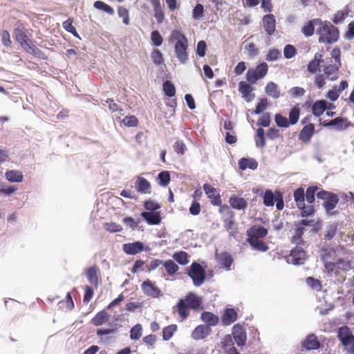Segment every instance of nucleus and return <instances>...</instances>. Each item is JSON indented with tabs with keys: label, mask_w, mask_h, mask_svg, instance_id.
Instances as JSON below:
<instances>
[{
	"label": "nucleus",
	"mask_w": 354,
	"mask_h": 354,
	"mask_svg": "<svg viewBox=\"0 0 354 354\" xmlns=\"http://www.w3.org/2000/svg\"><path fill=\"white\" fill-rule=\"evenodd\" d=\"M239 167L241 169H256L258 167V162L254 158H242L239 161Z\"/></svg>",
	"instance_id": "obj_31"
},
{
	"label": "nucleus",
	"mask_w": 354,
	"mask_h": 354,
	"mask_svg": "<svg viewBox=\"0 0 354 354\" xmlns=\"http://www.w3.org/2000/svg\"><path fill=\"white\" fill-rule=\"evenodd\" d=\"M158 184L162 187H166L170 182V174L168 171H162L159 173L157 178Z\"/></svg>",
	"instance_id": "obj_43"
},
{
	"label": "nucleus",
	"mask_w": 354,
	"mask_h": 354,
	"mask_svg": "<svg viewBox=\"0 0 354 354\" xmlns=\"http://www.w3.org/2000/svg\"><path fill=\"white\" fill-rule=\"evenodd\" d=\"M293 196L298 208L305 203V191L303 187L296 189L293 193Z\"/></svg>",
	"instance_id": "obj_37"
},
{
	"label": "nucleus",
	"mask_w": 354,
	"mask_h": 354,
	"mask_svg": "<svg viewBox=\"0 0 354 354\" xmlns=\"http://www.w3.org/2000/svg\"><path fill=\"white\" fill-rule=\"evenodd\" d=\"M255 142L257 147L263 148L266 146L265 132L263 129L259 128L257 130Z\"/></svg>",
	"instance_id": "obj_46"
},
{
	"label": "nucleus",
	"mask_w": 354,
	"mask_h": 354,
	"mask_svg": "<svg viewBox=\"0 0 354 354\" xmlns=\"http://www.w3.org/2000/svg\"><path fill=\"white\" fill-rule=\"evenodd\" d=\"M304 231V227L296 226L295 224L293 234L290 238V242L296 245H304L305 244V241L303 238Z\"/></svg>",
	"instance_id": "obj_20"
},
{
	"label": "nucleus",
	"mask_w": 354,
	"mask_h": 354,
	"mask_svg": "<svg viewBox=\"0 0 354 354\" xmlns=\"http://www.w3.org/2000/svg\"><path fill=\"white\" fill-rule=\"evenodd\" d=\"M299 246L296 245L295 248H292L290 254V261L295 265L303 264L306 259V251Z\"/></svg>",
	"instance_id": "obj_12"
},
{
	"label": "nucleus",
	"mask_w": 354,
	"mask_h": 354,
	"mask_svg": "<svg viewBox=\"0 0 354 354\" xmlns=\"http://www.w3.org/2000/svg\"><path fill=\"white\" fill-rule=\"evenodd\" d=\"M247 240H258L267 236L268 230L263 226L253 225L247 231Z\"/></svg>",
	"instance_id": "obj_13"
},
{
	"label": "nucleus",
	"mask_w": 354,
	"mask_h": 354,
	"mask_svg": "<svg viewBox=\"0 0 354 354\" xmlns=\"http://www.w3.org/2000/svg\"><path fill=\"white\" fill-rule=\"evenodd\" d=\"M73 19H68L63 22V28L68 32L73 34L75 37L80 38L79 34L77 33L75 26L73 25Z\"/></svg>",
	"instance_id": "obj_48"
},
{
	"label": "nucleus",
	"mask_w": 354,
	"mask_h": 354,
	"mask_svg": "<svg viewBox=\"0 0 354 354\" xmlns=\"http://www.w3.org/2000/svg\"><path fill=\"white\" fill-rule=\"evenodd\" d=\"M319 199L324 201L323 206L326 209L327 214L334 215L337 212L333 211L339 203L338 196L333 192L322 190L317 194Z\"/></svg>",
	"instance_id": "obj_5"
},
{
	"label": "nucleus",
	"mask_w": 354,
	"mask_h": 354,
	"mask_svg": "<svg viewBox=\"0 0 354 354\" xmlns=\"http://www.w3.org/2000/svg\"><path fill=\"white\" fill-rule=\"evenodd\" d=\"M302 346L306 350H313L319 348L320 343L314 333L308 335L302 342Z\"/></svg>",
	"instance_id": "obj_23"
},
{
	"label": "nucleus",
	"mask_w": 354,
	"mask_h": 354,
	"mask_svg": "<svg viewBox=\"0 0 354 354\" xmlns=\"http://www.w3.org/2000/svg\"><path fill=\"white\" fill-rule=\"evenodd\" d=\"M203 189L213 205H219L221 204L220 194L214 187L208 183H205Z\"/></svg>",
	"instance_id": "obj_16"
},
{
	"label": "nucleus",
	"mask_w": 354,
	"mask_h": 354,
	"mask_svg": "<svg viewBox=\"0 0 354 354\" xmlns=\"http://www.w3.org/2000/svg\"><path fill=\"white\" fill-rule=\"evenodd\" d=\"M339 227L338 223H333L328 225L325 230L324 239L326 241H330L336 235Z\"/></svg>",
	"instance_id": "obj_35"
},
{
	"label": "nucleus",
	"mask_w": 354,
	"mask_h": 354,
	"mask_svg": "<svg viewBox=\"0 0 354 354\" xmlns=\"http://www.w3.org/2000/svg\"><path fill=\"white\" fill-rule=\"evenodd\" d=\"M275 201V192L270 189H266L263 195V204L266 206H273Z\"/></svg>",
	"instance_id": "obj_41"
},
{
	"label": "nucleus",
	"mask_w": 354,
	"mask_h": 354,
	"mask_svg": "<svg viewBox=\"0 0 354 354\" xmlns=\"http://www.w3.org/2000/svg\"><path fill=\"white\" fill-rule=\"evenodd\" d=\"M348 12L346 11H338L334 15L333 21L335 24H341L347 17Z\"/></svg>",
	"instance_id": "obj_64"
},
{
	"label": "nucleus",
	"mask_w": 354,
	"mask_h": 354,
	"mask_svg": "<svg viewBox=\"0 0 354 354\" xmlns=\"http://www.w3.org/2000/svg\"><path fill=\"white\" fill-rule=\"evenodd\" d=\"M203 300L201 297L193 292H189L184 297L180 299L174 306L179 317L183 320L189 315V310L198 311L203 309Z\"/></svg>",
	"instance_id": "obj_2"
},
{
	"label": "nucleus",
	"mask_w": 354,
	"mask_h": 354,
	"mask_svg": "<svg viewBox=\"0 0 354 354\" xmlns=\"http://www.w3.org/2000/svg\"><path fill=\"white\" fill-rule=\"evenodd\" d=\"M277 125L281 128H287L290 124L288 120L280 113H277L274 116Z\"/></svg>",
	"instance_id": "obj_53"
},
{
	"label": "nucleus",
	"mask_w": 354,
	"mask_h": 354,
	"mask_svg": "<svg viewBox=\"0 0 354 354\" xmlns=\"http://www.w3.org/2000/svg\"><path fill=\"white\" fill-rule=\"evenodd\" d=\"M163 91L165 94L169 97H173L176 94V88L173 83L167 80L163 83Z\"/></svg>",
	"instance_id": "obj_52"
},
{
	"label": "nucleus",
	"mask_w": 354,
	"mask_h": 354,
	"mask_svg": "<svg viewBox=\"0 0 354 354\" xmlns=\"http://www.w3.org/2000/svg\"><path fill=\"white\" fill-rule=\"evenodd\" d=\"M298 209L301 210V216L306 217L311 215H313L315 212V209L314 206L312 204L309 205H306L304 203L303 205L300 206Z\"/></svg>",
	"instance_id": "obj_51"
},
{
	"label": "nucleus",
	"mask_w": 354,
	"mask_h": 354,
	"mask_svg": "<svg viewBox=\"0 0 354 354\" xmlns=\"http://www.w3.org/2000/svg\"><path fill=\"white\" fill-rule=\"evenodd\" d=\"M322 23L320 19H314L306 23L301 28V32L306 37L312 36L315 32V26L319 25Z\"/></svg>",
	"instance_id": "obj_25"
},
{
	"label": "nucleus",
	"mask_w": 354,
	"mask_h": 354,
	"mask_svg": "<svg viewBox=\"0 0 354 354\" xmlns=\"http://www.w3.org/2000/svg\"><path fill=\"white\" fill-rule=\"evenodd\" d=\"M135 187L137 192L142 194H151V192L150 183L146 178L141 176L138 177L135 183Z\"/></svg>",
	"instance_id": "obj_18"
},
{
	"label": "nucleus",
	"mask_w": 354,
	"mask_h": 354,
	"mask_svg": "<svg viewBox=\"0 0 354 354\" xmlns=\"http://www.w3.org/2000/svg\"><path fill=\"white\" fill-rule=\"evenodd\" d=\"M5 176L6 179L12 183H21L24 180L22 172L18 170H8Z\"/></svg>",
	"instance_id": "obj_32"
},
{
	"label": "nucleus",
	"mask_w": 354,
	"mask_h": 354,
	"mask_svg": "<svg viewBox=\"0 0 354 354\" xmlns=\"http://www.w3.org/2000/svg\"><path fill=\"white\" fill-rule=\"evenodd\" d=\"M300 108L298 105L294 106L289 112V122L290 124H295L299 118Z\"/></svg>",
	"instance_id": "obj_44"
},
{
	"label": "nucleus",
	"mask_w": 354,
	"mask_h": 354,
	"mask_svg": "<svg viewBox=\"0 0 354 354\" xmlns=\"http://www.w3.org/2000/svg\"><path fill=\"white\" fill-rule=\"evenodd\" d=\"M140 216L149 225H155L161 223L162 218L160 212H142Z\"/></svg>",
	"instance_id": "obj_19"
},
{
	"label": "nucleus",
	"mask_w": 354,
	"mask_h": 354,
	"mask_svg": "<svg viewBox=\"0 0 354 354\" xmlns=\"http://www.w3.org/2000/svg\"><path fill=\"white\" fill-rule=\"evenodd\" d=\"M151 57L154 64L159 66L164 64L162 53L160 50L156 48L151 51Z\"/></svg>",
	"instance_id": "obj_45"
},
{
	"label": "nucleus",
	"mask_w": 354,
	"mask_h": 354,
	"mask_svg": "<svg viewBox=\"0 0 354 354\" xmlns=\"http://www.w3.org/2000/svg\"><path fill=\"white\" fill-rule=\"evenodd\" d=\"M268 66L266 62H261L254 68H250L246 73V79L250 84H255L259 80L263 78L268 73Z\"/></svg>",
	"instance_id": "obj_7"
},
{
	"label": "nucleus",
	"mask_w": 354,
	"mask_h": 354,
	"mask_svg": "<svg viewBox=\"0 0 354 354\" xmlns=\"http://www.w3.org/2000/svg\"><path fill=\"white\" fill-rule=\"evenodd\" d=\"M345 350L350 354H354V336L353 333H338Z\"/></svg>",
	"instance_id": "obj_15"
},
{
	"label": "nucleus",
	"mask_w": 354,
	"mask_h": 354,
	"mask_svg": "<svg viewBox=\"0 0 354 354\" xmlns=\"http://www.w3.org/2000/svg\"><path fill=\"white\" fill-rule=\"evenodd\" d=\"M268 102L266 98L260 99L259 102L256 106L254 109L255 114H260L263 112L268 107Z\"/></svg>",
	"instance_id": "obj_57"
},
{
	"label": "nucleus",
	"mask_w": 354,
	"mask_h": 354,
	"mask_svg": "<svg viewBox=\"0 0 354 354\" xmlns=\"http://www.w3.org/2000/svg\"><path fill=\"white\" fill-rule=\"evenodd\" d=\"M59 304L62 305L61 307L64 308L66 310H71L75 307V304L70 292H68L65 299L60 301Z\"/></svg>",
	"instance_id": "obj_42"
},
{
	"label": "nucleus",
	"mask_w": 354,
	"mask_h": 354,
	"mask_svg": "<svg viewBox=\"0 0 354 354\" xmlns=\"http://www.w3.org/2000/svg\"><path fill=\"white\" fill-rule=\"evenodd\" d=\"M14 35L15 39L19 44L24 41L28 37L24 27L15 28L14 30Z\"/></svg>",
	"instance_id": "obj_49"
},
{
	"label": "nucleus",
	"mask_w": 354,
	"mask_h": 354,
	"mask_svg": "<svg viewBox=\"0 0 354 354\" xmlns=\"http://www.w3.org/2000/svg\"><path fill=\"white\" fill-rule=\"evenodd\" d=\"M174 36L177 40L175 44L176 56L182 64H185L188 59V40L185 35L178 31H176Z\"/></svg>",
	"instance_id": "obj_4"
},
{
	"label": "nucleus",
	"mask_w": 354,
	"mask_h": 354,
	"mask_svg": "<svg viewBox=\"0 0 354 354\" xmlns=\"http://www.w3.org/2000/svg\"><path fill=\"white\" fill-rule=\"evenodd\" d=\"M118 16L122 18V21L125 25H129L130 23L129 15L128 10L123 6H118Z\"/></svg>",
	"instance_id": "obj_54"
},
{
	"label": "nucleus",
	"mask_w": 354,
	"mask_h": 354,
	"mask_svg": "<svg viewBox=\"0 0 354 354\" xmlns=\"http://www.w3.org/2000/svg\"><path fill=\"white\" fill-rule=\"evenodd\" d=\"M237 318V313L233 308H227L223 314V324L230 325Z\"/></svg>",
	"instance_id": "obj_29"
},
{
	"label": "nucleus",
	"mask_w": 354,
	"mask_h": 354,
	"mask_svg": "<svg viewBox=\"0 0 354 354\" xmlns=\"http://www.w3.org/2000/svg\"><path fill=\"white\" fill-rule=\"evenodd\" d=\"M93 6L95 8L100 10H102L103 12L107 13L109 15H113L115 13L113 8L102 1H95L93 3Z\"/></svg>",
	"instance_id": "obj_40"
},
{
	"label": "nucleus",
	"mask_w": 354,
	"mask_h": 354,
	"mask_svg": "<svg viewBox=\"0 0 354 354\" xmlns=\"http://www.w3.org/2000/svg\"><path fill=\"white\" fill-rule=\"evenodd\" d=\"M151 39L153 45L160 46L163 41L162 37L158 30H153L151 33Z\"/></svg>",
	"instance_id": "obj_56"
},
{
	"label": "nucleus",
	"mask_w": 354,
	"mask_h": 354,
	"mask_svg": "<svg viewBox=\"0 0 354 354\" xmlns=\"http://www.w3.org/2000/svg\"><path fill=\"white\" fill-rule=\"evenodd\" d=\"M317 34L319 35V42L324 44H334L339 38V29L328 21H322L317 29Z\"/></svg>",
	"instance_id": "obj_3"
},
{
	"label": "nucleus",
	"mask_w": 354,
	"mask_h": 354,
	"mask_svg": "<svg viewBox=\"0 0 354 354\" xmlns=\"http://www.w3.org/2000/svg\"><path fill=\"white\" fill-rule=\"evenodd\" d=\"M162 265L165 267L167 274L169 276H173L179 270L178 266L171 259L163 261Z\"/></svg>",
	"instance_id": "obj_38"
},
{
	"label": "nucleus",
	"mask_w": 354,
	"mask_h": 354,
	"mask_svg": "<svg viewBox=\"0 0 354 354\" xmlns=\"http://www.w3.org/2000/svg\"><path fill=\"white\" fill-rule=\"evenodd\" d=\"M342 66V64H337L333 62L330 59V61L326 62L325 64L323 65V71L324 74L326 77L330 81H335L339 77V68Z\"/></svg>",
	"instance_id": "obj_9"
},
{
	"label": "nucleus",
	"mask_w": 354,
	"mask_h": 354,
	"mask_svg": "<svg viewBox=\"0 0 354 354\" xmlns=\"http://www.w3.org/2000/svg\"><path fill=\"white\" fill-rule=\"evenodd\" d=\"M229 203L232 207L239 210L245 209L248 206V202L245 198L236 195H233L230 198Z\"/></svg>",
	"instance_id": "obj_27"
},
{
	"label": "nucleus",
	"mask_w": 354,
	"mask_h": 354,
	"mask_svg": "<svg viewBox=\"0 0 354 354\" xmlns=\"http://www.w3.org/2000/svg\"><path fill=\"white\" fill-rule=\"evenodd\" d=\"M104 227L106 231L110 232H118L122 230V227L120 225L113 222L105 223Z\"/></svg>",
	"instance_id": "obj_58"
},
{
	"label": "nucleus",
	"mask_w": 354,
	"mask_h": 354,
	"mask_svg": "<svg viewBox=\"0 0 354 354\" xmlns=\"http://www.w3.org/2000/svg\"><path fill=\"white\" fill-rule=\"evenodd\" d=\"M173 259L180 265L185 266L189 262V256L185 251H178L172 255Z\"/></svg>",
	"instance_id": "obj_36"
},
{
	"label": "nucleus",
	"mask_w": 354,
	"mask_h": 354,
	"mask_svg": "<svg viewBox=\"0 0 354 354\" xmlns=\"http://www.w3.org/2000/svg\"><path fill=\"white\" fill-rule=\"evenodd\" d=\"M317 189L318 187L317 186H310L307 188L305 193V198L309 204H312L315 202V195Z\"/></svg>",
	"instance_id": "obj_47"
},
{
	"label": "nucleus",
	"mask_w": 354,
	"mask_h": 354,
	"mask_svg": "<svg viewBox=\"0 0 354 354\" xmlns=\"http://www.w3.org/2000/svg\"><path fill=\"white\" fill-rule=\"evenodd\" d=\"M109 315L105 310L98 312L95 316L91 320V323L96 326H101L106 323L109 319Z\"/></svg>",
	"instance_id": "obj_30"
},
{
	"label": "nucleus",
	"mask_w": 354,
	"mask_h": 354,
	"mask_svg": "<svg viewBox=\"0 0 354 354\" xmlns=\"http://www.w3.org/2000/svg\"><path fill=\"white\" fill-rule=\"evenodd\" d=\"M204 8L203 6L198 3L193 9L192 17L194 19H200L203 16Z\"/></svg>",
	"instance_id": "obj_61"
},
{
	"label": "nucleus",
	"mask_w": 354,
	"mask_h": 354,
	"mask_svg": "<svg viewBox=\"0 0 354 354\" xmlns=\"http://www.w3.org/2000/svg\"><path fill=\"white\" fill-rule=\"evenodd\" d=\"M144 249L142 243L136 241L134 243H125L123 245L124 252L130 255L136 254L142 252Z\"/></svg>",
	"instance_id": "obj_22"
},
{
	"label": "nucleus",
	"mask_w": 354,
	"mask_h": 354,
	"mask_svg": "<svg viewBox=\"0 0 354 354\" xmlns=\"http://www.w3.org/2000/svg\"><path fill=\"white\" fill-rule=\"evenodd\" d=\"M251 247L259 252H266L268 250V246L266 243L261 240H247Z\"/></svg>",
	"instance_id": "obj_39"
},
{
	"label": "nucleus",
	"mask_w": 354,
	"mask_h": 354,
	"mask_svg": "<svg viewBox=\"0 0 354 354\" xmlns=\"http://www.w3.org/2000/svg\"><path fill=\"white\" fill-rule=\"evenodd\" d=\"M122 122L125 127H135L138 125L139 121L135 115H127L123 118Z\"/></svg>",
	"instance_id": "obj_50"
},
{
	"label": "nucleus",
	"mask_w": 354,
	"mask_h": 354,
	"mask_svg": "<svg viewBox=\"0 0 354 354\" xmlns=\"http://www.w3.org/2000/svg\"><path fill=\"white\" fill-rule=\"evenodd\" d=\"M28 53L32 55L35 57L44 60L48 58L46 55L42 50L34 45L31 47L30 52H28Z\"/></svg>",
	"instance_id": "obj_62"
},
{
	"label": "nucleus",
	"mask_w": 354,
	"mask_h": 354,
	"mask_svg": "<svg viewBox=\"0 0 354 354\" xmlns=\"http://www.w3.org/2000/svg\"><path fill=\"white\" fill-rule=\"evenodd\" d=\"M315 133V125L309 123L305 125L299 134V139L303 142L307 143L310 142L312 136Z\"/></svg>",
	"instance_id": "obj_21"
},
{
	"label": "nucleus",
	"mask_w": 354,
	"mask_h": 354,
	"mask_svg": "<svg viewBox=\"0 0 354 354\" xmlns=\"http://www.w3.org/2000/svg\"><path fill=\"white\" fill-rule=\"evenodd\" d=\"M265 91L268 95L273 97L274 99H277L281 95L277 84L273 82H270L267 84L265 88Z\"/></svg>",
	"instance_id": "obj_33"
},
{
	"label": "nucleus",
	"mask_w": 354,
	"mask_h": 354,
	"mask_svg": "<svg viewBox=\"0 0 354 354\" xmlns=\"http://www.w3.org/2000/svg\"><path fill=\"white\" fill-rule=\"evenodd\" d=\"M296 48L290 44H288L284 47L283 54L286 59H291L296 55Z\"/></svg>",
	"instance_id": "obj_60"
},
{
	"label": "nucleus",
	"mask_w": 354,
	"mask_h": 354,
	"mask_svg": "<svg viewBox=\"0 0 354 354\" xmlns=\"http://www.w3.org/2000/svg\"><path fill=\"white\" fill-rule=\"evenodd\" d=\"M306 283L312 288L320 290L322 289V283L319 280L316 279L312 277L306 278Z\"/></svg>",
	"instance_id": "obj_59"
},
{
	"label": "nucleus",
	"mask_w": 354,
	"mask_h": 354,
	"mask_svg": "<svg viewBox=\"0 0 354 354\" xmlns=\"http://www.w3.org/2000/svg\"><path fill=\"white\" fill-rule=\"evenodd\" d=\"M99 274L100 268L96 265L88 268L86 270V274L88 281L95 286L97 285Z\"/></svg>",
	"instance_id": "obj_28"
},
{
	"label": "nucleus",
	"mask_w": 354,
	"mask_h": 354,
	"mask_svg": "<svg viewBox=\"0 0 354 354\" xmlns=\"http://www.w3.org/2000/svg\"><path fill=\"white\" fill-rule=\"evenodd\" d=\"M327 109V102L325 100H317L313 105L312 111L314 115L320 116Z\"/></svg>",
	"instance_id": "obj_34"
},
{
	"label": "nucleus",
	"mask_w": 354,
	"mask_h": 354,
	"mask_svg": "<svg viewBox=\"0 0 354 354\" xmlns=\"http://www.w3.org/2000/svg\"><path fill=\"white\" fill-rule=\"evenodd\" d=\"M144 207L149 212H156L157 209L160 208V205L153 201L149 200L145 202Z\"/></svg>",
	"instance_id": "obj_63"
},
{
	"label": "nucleus",
	"mask_w": 354,
	"mask_h": 354,
	"mask_svg": "<svg viewBox=\"0 0 354 354\" xmlns=\"http://www.w3.org/2000/svg\"><path fill=\"white\" fill-rule=\"evenodd\" d=\"M187 274L192 279L195 286H201L206 279L205 269L200 263L196 262H193L187 268Z\"/></svg>",
	"instance_id": "obj_6"
},
{
	"label": "nucleus",
	"mask_w": 354,
	"mask_h": 354,
	"mask_svg": "<svg viewBox=\"0 0 354 354\" xmlns=\"http://www.w3.org/2000/svg\"><path fill=\"white\" fill-rule=\"evenodd\" d=\"M201 319L206 325L197 326L193 332H208L210 326H216L218 323V317L210 312H203L201 314Z\"/></svg>",
	"instance_id": "obj_8"
},
{
	"label": "nucleus",
	"mask_w": 354,
	"mask_h": 354,
	"mask_svg": "<svg viewBox=\"0 0 354 354\" xmlns=\"http://www.w3.org/2000/svg\"><path fill=\"white\" fill-rule=\"evenodd\" d=\"M263 26L267 35H272L275 32L276 20L272 14H268L263 17Z\"/></svg>",
	"instance_id": "obj_17"
},
{
	"label": "nucleus",
	"mask_w": 354,
	"mask_h": 354,
	"mask_svg": "<svg viewBox=\"0 0 354 354\" xmlns=\"http://www.w3.org/2000/svg\"><path fill=\"white\" fill-rule=\"evenodd\" d=\"M144 294L148 297L157 298L161 295V290L155 286L151 280L147 279L144 281L141 285Z\"/></svg>",
	"instance_id": "obj_10"
},
{
	"label": "nucleus",
	"mask_w": 354,
	"mask_h": 354,
	"mask_svg": "<svg viewBox=\"0 0 354 354\" xmlns=\"http://www.w3.org/2000/svg\"><path fill=\"white\" fill-rule=\"evenodd\" d=\"M153 8L154 17L158 24H162L165 19V14L162 9L160 0H151Z\"/></svg>",
	"instance_id": "obj_26"
},
{
	"label": "nucleus",
	"mask_w": 354,
	"mask_h": 354,
	"mask_svg": "<svg viewBox=\"0 0 354 354\" xmlns=\"http://www.w3.org/2000/svg\"><path fill=\"white\" fill-rule=\"evenodd\" d=\"M322 62H323L322 55L319 53H315L314 58L307 66L308 71L311 74L316 73L319 70V66Z\"/></svg>",
	"instance_id": "obj_24"
},
{
	"label": "nucleus",
	"mask_w": 354,
	"mask_h": 354,
	"mask_svg": "<svg viewBox=\"0 0 354 354\" xmlns=\"http://www.w3.org/2000/svg\"><path fill=\"white\" fill-rule=\"evenodd\" d=\"M253 90L254 88L250 82L247 83L246 82L241 81L239 83V91L248 102L252 101L255 97V94L252 93Z\"/></svg>",
	"instance_id": "obj_14"
},
{
	"label": "nucleus",
	"mask_w": 354,
	"mask_h": 354,
	"mask_svg": "<svg viewBox=\"0 0 354 354\" xmlns=\"http://www.w3.org/2000/svg\"><path fill=\"white\" fill-rule=\"evenodd\" d=\"M334 250H326L322 255L324 268L328 274L338 276L341 272H346L353 268V261L347 259L338 258L331 261L330 257L335 254Z\"/></svg>",
	"instance_id": "obj_1"
},
{
	"label": "nucleus",
	"mask_w": 354,
	"mask_h": 354,
	"mask_svg": "<svg viewBox=\"0 0 354 354\" xmlns=\"http://www.w3.org/2000/svg\"><path fill=\"white\" fill-rule=\"evenodd\" d=\"M324 127H333L337 131H344L351 126V122L347 118L337 117L328 122H325Z\"/></svg>",
	"instance_id": "obj_11"
},
{
	"label": "nucleus",
	"mask_w": 354,
	"mask_h": 354,
	"mask_svg": "<svg viewBox=\"0 0 354 354\" xmlns=\"http://www.w3.org/2000/svg\"><path fill=\"white\" fill-rule=\"evenodd\" d=\"M281 51L277 48H270L266 56V59L268 62H273L277 60L281 57Z\"/></svg>",
	"instance_id": "obj_55"
}]
</instances>
